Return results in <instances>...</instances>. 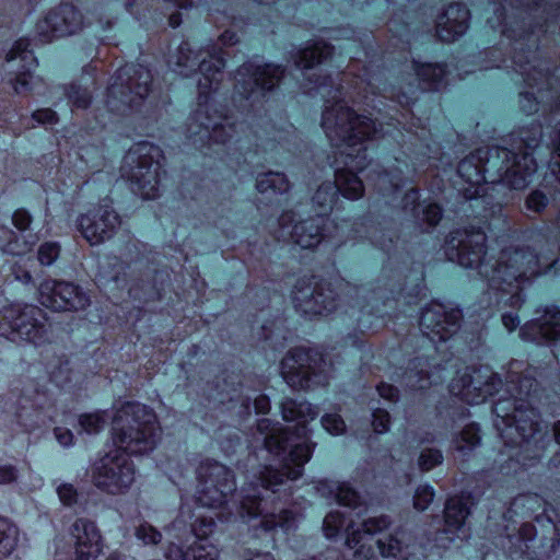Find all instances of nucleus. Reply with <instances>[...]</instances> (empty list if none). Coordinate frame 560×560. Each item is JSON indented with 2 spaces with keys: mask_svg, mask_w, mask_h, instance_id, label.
Listing matches in <instances>:
<instances>
[{
  "mask_svg": "<svg viewBox=\"0 0 560 560\" xmlns=\"http://www.w3.org/2000/svg\"><path fill=\"white\" fill-rule=\"evenodd\" d=\"M334 47L325 42L316 40L296 51L294 63L303 69L306 90H317L325 98L322 114V128L332 145L351 159L346 162L355 170L364 168L366 159L364 142L378 133L377 126L368 116L357 114L341 97L339 88H334L331 78L323 75L316 65L322 63L332 55Z\"/></svg>",
  "mask_w": 560,
  "mask_h": 560,
  "instance_id": "obj_1",
  "label": "nucleus"
},
{
  "mask_svg": "<svg viewBox=\"0 0 560 560\" xmlns=\"http://www.w3.org/2000/svg\"><path fill=\"white\" fill-rule=\"evenodd\" d=\"M542 131L538 124L521 129L510 137V148L478 150L457 166L458 176L468 184L460 190L466 199L480 196L482 184L503 183L512 189H523L536 171L533 151L539 145Z\"/></svg>",
  "mask_w": 560,
  "mask_h": 560,
  "instance_id": "obj_2",
  "label": "nucleus"
},
{
  "mask_svg": "<svg viewBox=\"0 0 560 560\" xmlns=\"http://www.w3.org/2000/svg\"><path fill=\"white\" fill-rule=\"evenodd\" d=\"M256 440L262 442L268 453L278 457L277 465L265 466L258 477L259 485L250 482L242 488L241 509L250 517L261 514V490L277 492L288 480L302 476L304 465L311 459L314 445L292 444L289 433L279 423L270 419H260L256 425Z\"/></svg>",
  "mask_w": 560,
  "mask_h": 560,
  "instance_id": "obj_3",
  "label": "nucleus"
},
{
  "mask_svg": "<svg viewBox=\"0 0 560 560\" xmlns=\"http://www.w3.org/2000/svg\"><path fill=\"white\" fill-rule=\"evenodd\" d=\"M558 266L559 254L553 247H510L501 252L490 273H480L492 289L510 292L521 290L542 275L556 272Z\"/></svg>",
  "mask_w": 560,
  "mask_h": 560,
  "instance_id": "obj_4",
  "label": "nucleus"
},
{
  "mask_svg": "<svg viewBox=\"0 0 560 560\" xmlns=\"http://www.w3.org/2000/svg\"><path fill=\"white\" fill-rule=\"evenodd\" d=\"M497 416L494 425L506 445L520 448L518 460L539 458L548 443L546 433L539 429V416L528 402L522 398L499 399L493 406Z\"/></svg>",
  "mask_w": 560,
  "mask_h": 560,
  "instance_id": "obj_5",
  "label": "nucleus"
},
{
  "mask_svg": "<svg viewBox=\"0 0 560 560\" xmlns=\"http://www.w3.org/2000/svg\"><path fill=\"white\" fill-rule=\"evenodd\" d=\"M154 411L138 402L125 404L115 415L112 427L114 445L122 453L141 455L151 452L159 439Z\"/></svg>",
  "mask_w": 560,
  "mask_h": 560,
  "instance_id": "obj_6",
  "label": "nucleus"
},
{
  "mask_svg": "<svg viewBox=\"0 0 560 560\" xmlns=\"http://www.w3.org/2000/svg\"><path fill=\"white\" fill-rule=\"evenodd\" d=\"M151 71L136 63L120 67L107 89L108 108L121 115L138 110L151 91Z\"/></svg>",
  "mask_w": 560,
  "mask_h": 560,
  "instance_id": "obj_7",
  "label": "nucleus"
},
{
  "mask_svg": "<svg viewBox=\"0 0 560 560\" xmlns=\"http://www.w3.org/2000/svg\"><path fill=\"white\" fill-rule=\"evenodd\" d=\"M176 71L189 77L199 70L198 80L199 100L212 91H217L223 79L225 60L222 50L215 46L196 50L190 43L183 42L175 56Z\"/></svg>",
  "mask_w": 560,
  "mask_h": 560,
  "instance_id": "obj_8",
  "label": "nucleus"
},
{
  "mask_svg": "<svg viewBox=\"0 0 560 560\" xmlns=\"http://www.w3.org/2000/svg\"><path fill=\"white\" fill-rule=\"evenodd\" d=\"M281 375L295 390H313L329 382L328 363L323 353L305 347L293 348L285 354Z\"/></svg>",
  "mask_w": 560,
  "mask_h": 560,
  "instance_id": "obj_9",
  "label": "nucleus"
},
{
  "mask_svg": "<svg viewBox=\"0 0 560 560\" xmlns=\"http://www.w3.org/2000/svg\"><path fill=\"white\" fill-rule=\"evenodd\" d=\"M161 150L148 142L139 143L124 158L121 174L132 191L143 199H155L160 188Z\"/></svg>",
  "mask_w": 560,
  "mask_h": 560,
  "instance_id": "obj_10",
  "label": "nucleus"
},
{
  "mask_svg": "<svg viewBox=\"0 0 560 560\" xmlns=\"http://www.w3.org/2000/svg\"><path fill=\"white\" fill-rule=\"evenodd\" d=\"M285 68L276 63L244 62L236 71L235 100L245 101L243 107L260 104L284 78Z\"/></svg>",
  "mask_w": 560,
  "mask_h": 560,
  "instance_id": "obj_11",
  "label": "nucleus"
},
{
  "mask_svg": "<svg viewBox=\"0 0 560 560\" xmlns=\"http://www.w3.org/2000/svg\"><path fill=\"white\" fill-rule=\"evenodd\" d=\"M197 502L207 508L222 506L236 490L232 470L215 460H205L197 468Z\"/></svg>",
  "mask_w": 560,
  "mask_h": 560,
  "instance_id": "obj_12",
  "label": "nucleus"
},
{
  "mask_svg": "<svg viewBox=\"0 0 560 560\" xmlns=\"http://www.w3.org/2000/svg\"><path fill=\"white\" fill-rule=\"evenodd\" d=\"M92 479L100 490L117 495L126 492L135 481V466L127 454L113 450L96 460Z\"/></svg>",
  "mask_w": 560,
  "mask_h": 560,
  "instance_id": "obj_13",
  "label": "nucleus"
},
{
  "mask_svg": "<svg viewBox=\"0 0 560 560\" xmlns=\"http://www.w3.org/2000/svg\"><path fill=\"white\" fill-rule=\"evenodd\" d=\"M46 332V314L35 305H12L0 316V334L37 343Z\"/></svg>",
  "mask_w": 560,
  "mask_h": 560,
  "instance_id": "obj_14",
  "label": "nucleus"
},
{
  "mask_svg": "<svg viewBox=\"0 0 560 560\" xmlns=\"http://www.w3.org/2000/svg\"><path fill=\"white\" fill-rule=\"evenodd\" d=\"M233 126L208 103V95L199 100L197 109L186 122L187 137L195 144L225 143L233 136Z\"/></svg>",
  "mask_w": 560,
  "mask_h": 560,
  "instance_id": "obj_15",
  "label": "nucleus"
},
{
  "mask_svg": "<svg viewBox=\"0 0 560 560\" xmlns=\"http://www.w3.org/2000/svg\"><path fill=\"white\" fill-rule=\"evenodd\" d=\"M486 234L480 230H455L446 238L445 255L464 268H477L486 255Z\"/></svg>",
  "mask_w": 560,
  "mask_h": 560,
  "instance_id": "obj_16",
  "label": "nucleus"
},
{
  "mask_svg": "<svg viewBox=\"0 0 560 560\" xmlns=\"http://www.w3.org/2000/svg\"><path fill=\"white\" fill-rule=\"evenodd\" d=\"M298 312L305 316L328 314L337 307V295L327 283L299 279L292 292Z\"/></svg>",
  "mask_w": 560,
  "mask_h": 560,
  "instance_id": "obj_17",
  "label": "nucleus"
},
{
  "mask_svg": "<svg viewBox=\"0 0 560 560\" xmlns=\"http://www.w3.org/2000/svg\"><path fill=\"white\" fill-rule=\"evenodd\" d=\"M83 27L84 16L81 11L71 3H61L37 22L36 32L43 42L49 43L74 35Z\"/></svg>",
  "mask_w": 560,
  "mask_h": 560,
  "instance_id": "obj_18",
  "label": "nucleus"
},
{
  "mask_svg": "<svg viewBox=\"0 0 560 560\" xmlns=\"http://www.w3.org/2000/svg\"><path fill=\"white\" fill-rule=\"evenodd\" d=\"M78 228L91 245L110 240L118 231L121 219L109 205H98L78 218Z\"/></svg>",
  "mask_w": 560,
  "mask_h": 560,
  "instance_id": "obj_19",
  "label": "nucleus"
},
{
  "mask_svg": "<svg viewBox=\"0 0 560 560\" xmlns=\"http://www.w3.org/2000/svg\"><path fill=\"white\" fill-rule=\"evenodd\" d=\"M293 211H285L279 218L280 236L290 238L302 248H313L325 237V228L328 222L323 215H315L304 220H295Z\"/></svg>",
  "mask_w": 560,
  "mask_h": 560,
  "instance_id": "obj_20",
  "label": "nucleus"
},
{
  "mask_svg": "<svg viewBox=\"0 0 560 560\" xmlns=\"http://www.w3.org/2000/svg\"><path fill=\"white\" fill-rule=\"evenodd\" d=\"M40 303L55 311H81L90 304L81 287L68 281L45 280L38 288Z\"/></svg>",
  "mask_w": 560,
  "mask_h": 560,
  "instance_id": "obj_21",
  "label": "nucleus"
},
{
  "mask_svg": "<svg viewBox=\"0 0 560 560\" xmlns=\"http://www.w3.org/2000/svg\"><path fill=\"white\" fill-rule=\"evenodd\" d=\"M460 320L459 310L432 303L422 311L419 324L422 334L436 342L451 338L459 329Z\"/></svg>",
  "mask_w": 560,
  "mask_h": 560,
  "instance_id": "obj_22",
  "label": "nucleus"
},
{
  "mask_svg": "<svg viewBox=\"0 0 560 560\" xmlns=\"http://www.w3.org/2000/svg\"><path fill=\"white\" fill-rule=\"evenodd\" d=\"M515 63L520 65V72L524 82L532 89L536 88L540 94V102L553 101L560 104V67L556 69L558 74H549V63L547 61H536L535 65L527 62L522 65L521 57H515Z\"/></svg>",
  "mask_w": 560,
  "mask_h": 560,
  "instance_id": "obj_23",
  "label": "nucleus"
},
{
  "mask_svg": "<svg viewBox=\"0 0 560 560\" xmlns=\"http://www.w3.org/2000/svg\"><path fill=\"white\" fill-rule=\"evenodd\" d=\"M469 498L452 497L444 506V527L435 535V542L440 548H448L464 532L466 517L469 515Z\"/></svg>",
  "mask_w": 560,
  "mask_h": 560,
  "instance_id": "obj_24",
  "label": "nucleus"
},
{
  "mask_svg": "<svg viewBox=\"0 0 560 560\" xmlns=\"http://www.w3.org/2000/svg\"><path fill=\"white\" fill-rule=\"evenodd\" d=\"M75 560H94L102 552V537L94 522L78 518L70 526Z\"/></svg>",
  "mask_w": 560,
  "mask_h": 560,
  "instance_id": "obj_25",
  "label": "nucleus"
},
{
  "mask_svg": "<svg viewBox=\"0 0 560 560\" xmlns=\"http://www.w3.org/2000/svg\"><path fill=\"white\" fill-rule=\"evenodd\" d=\"M28 47L30 42L27 39H19L7 55L9 63L16 60L21 62V66L16 67L9 78V83L18 94H25L31 91V78L32 71L36 67V58Z\"/></svg>",
  "mask_w": 560,
  "mask_h": 560,
  "instance_id": "obj_26",
  "label": "nucleus"
},
{
  "mask_svg": "<svg viewBox=\"0 0 560 560\" xmlns=\"http://www.w3.org/2000/svg\"><path fill=\"white\" fill-rule=\"evenodd\" d=\"M469 11L460 3L450 4L435 22V33L441 42L453 43L468 28Z\"/></svg>",
  "mask_w": 560,
  "mask_h": 560,
  "instance_id": "obj_27",
  "label": "nucleus"
},
{
  "mask_svg": "<svg viewBox=\"0 0 560 560\" xmlns=\"http://www.w3.org/2000/svg\"><path fill=\"white\" fill-rule=\"evenodd\" d=\"M523 334L537 343L560 341V308H547L540 317L525 327Z\"/></svg>",
  "mask_w": 560,
  "mask_h": 560,
  "instance_id": "obj_28",
  "label": "nucleus"
},
{
  "mask_svg": "<svg viewBox=\"0 0 560 560\" xmlns=\"http://www.w3.org/2000/svg\"><path fill=\"white\" fill-rule=\"evenodd\" d=\"M451 392L469 405L480 404L491 394L488 383L467 372L452 381Z\"/></svg>",
  "mask_w": 560,
  "mask_h": 560,
  "instance_id": "obj_29",
  "label": "nucleus"
},
{
  "mask_svg": "<svg viewBox=\"0 0 560 560\" xmlns=\"http://www.w3.org/2000/svg\"><path fill=\"white\" fill-rule=\"evenodd\" d=\"M438 372V368H434V371L431 370L427 359L416 358L409 362L407 370L404 372L402 382L406 387L412 390L424 389L441 380Z\"/></svg>",
  "mask_w": 560,
  "mask_h": 560,
  "instance_id": "obj_30",
  "label": "nucleus"
},
{
  "mask_svg": "<svg viewBox=\"0 0 560 560\" xmlns=\"http://www.w3.org/2000/svg\"><path fill=\"white\" fill-rule=\"evenodd\" d=\"M281 413L283 420L288 422L295 421L298 423V435L303 436L306 434L305 424L317 417L318 409L307 401H296L292 398H284L281 402Z\"/></svg>",
  "mask_w": 560,
  "mask_h": 560,
  "instance_id": "obj_31",
  "label": "nucleus"
},
{
  "mask_svg": "<svg viewBox=\"0 0 560 560\" xmlns=\"http://www.w3.org/2000/svg\"><path fill=\"white\" fill-rule=\"evenodd\" d=\"M422 90L438 91L445 84L446 69L442 63H413Z\"/></svg>",
  "mask_w": 560,
  "mask_h": 560,
  "instance_id": "obj_32",
  "label": "nucleus"
},
{
  "mask_svg": "<svg viewBox=\"0 0 560 560\" xmlns=\"http://www.w3.org/2000/svg\"><path fill=\"white\" fill-rule=\"evenodd\" d=\"M255 187L259 194L276 196L287 194L291 183L284 173L268 171L257 175Z\"/></svg>",
  "mask_w": 560,
  "mask_h": 560,
  "instance_id": "obj_33",
  "label": "nucleus"
},
{
  "mask_svg": "<svg viewBox=\"0 0 560 560\" xmlns=\"http://www.w3.org/2000/svg\"><path fill=\"white\" fill-rule=\"evenodd\" d=\"M376 548L383 558L393 560H407L411 553L409 545L404 540L402 533L380 538L376 541Z\"/></svg>",
  "mask_w": 560,
  "mask_h": 560,
  "instance_id": "obj_34",
  "label": "nucleus"
},
{
  "mask_svg": "<svg viewBox=\"0 0 560 560\" xmlns=\"http://www.w3.org/2000/svg\"><path fill=\"white\" fill-rule=\"evenodd\" d=\"M337 192L350 200H358L363 196L364 186L360 177L349 170H338L335 174Z\"/></svg>",
  "mask_w": 560,
  "mask_h": 560,
  "instance_id": "obj_35",
  "label": "nucleus"
},
{
  "mask_svg": "<svg viewBox=\"0 0 560 560\" xmlns=\"http://www.w3.org/2000/svg\"><path fill=\"white\" fill-rule=\"evenodd\" d=\"M35 244V238L20 240L16 233L4 224L0 223V249L11 255H23L28 253Z\"/></svg>",
  "mask_w": 560,
  "mask_h": 560,
  "instance_id": "obj_36",
  "label": "nucleus"
},
{
  "mask_svg": "<svg viewBox=\"0 0 560 560\" xmlns=\"http://www.w3.org/2000/svg\"><path fill=\"white\" fill-rule=\"evenodd\" d=\"M329 492L334 494L335 499L340 505L350 508L352 510L359 509L358 515L364 510V501L360 493L355 491L350 485L346 482L332 483Z\"/></svg>",
  "mask_w": 560,
  "mask_h": 560,
  "instance_id": "obj_37",
  "label": "nucleus"
},
{
  "mask_svg": "<svg viewBox=\"0 0 560 560\" xmlns=\"http://www.w3.org/2000/svg\"><path fill=\"white\" fill-rule=\"evenodd\" d=\"M62 90L71 110L86 109L92 103V90L88 85L73 82L63 85Z\"/></svg>",
  "mask_w": 560,
  "mask_h": 560,
  "instance_id": "obj_38",
  "label": "nucleus"
},
{
  "mask_svg": "<svg viewBox=\"0 0 560 560\" xmlns=\"http://www.w3.org/2000/svg\"><path fill=\"white\" fill-rule=\"evenodd\" d=\"M337 197L338 192L334 183H323L312 197L313 206L318 211L317 215L325 217L329 211H331Z\"/></svg>",
  "mask_w": 560,
  "mask_h": 560,
  "instance_id": "obj_39",
  "label": "nucleus"
},
{
  "mask_svg": "<svg viewBox=\"0 0 560 560\" xmlns=\"http://www.w3.org/2000/svg\"><path fill=\"white\" fill-rule=\"evenodd\" d=\"M364 537L360 529H354L353 526L347 528L346 544L350 549H354V557L357 560H377V555L372 546H368L363 541Z\"/></svg>",
  "mask_w": 560,
  "mask_h": 560,
  "instance_id": "obj_40",
  "label": "nucleus"
},
{
  "mask_svg": "<svg viewBox=\"0 0 560 560\" xmlns=\"http://www.w3.org/2000/svg\"><path fill=\"white\" fill-rule=\"evenodd\" d=\"M542 506V499L536 493L520 494L514 498L508 510L514 515L530 516Z\"/></svg>",
  "mask_w": 560,
  "mask_h": 560,
  "instance_id": "obj_41",
  "label": "nucleus"
},
{
  "mask_svg": "<svg viewBox=\"0 0 560 560\" xmlns=\"http://www.w3.org/2000/svg\"><path fill=\"white\" fill-rule=\"evenodd\" d=\"M19 529L7 518H0V560H4L15 549Z\"/></svg>",
  "mask_w": 560,
  "mask_h": 560,
  "instance_id": "obj_42",
  "label": "nucleus"
},
{
  "mask_svg": "<svg viewBox=\"0 0 560 560\" xmlns=\"http://www.w3.org/2000/svg\"><path fill=\"white\" fill-rule=\"evenodd\" d=\"M411 211L419 222H425L429 226L436 225L442 218V209L436 203H417Z\"/></svg>",
  "mask_w": 560,
  "mask_h": 560,
  "instance_id": "obj_43",
  "label": "nucleus"
},
{
  "mask_svg": "<svg viewBox=\"0 0 560 560\" xmlns=\"http://www.w3.org/2000/svg\"><path fill=\"white\" fill-rule=\"evenodd\" d=\"M480 429L476 423L466 425L456 439V448L460 452L472 450L480 442Z\"/></svg>",
  "mask_w": 560,
  "mask_h": 560,
  "instance_id": "obj_44",
  "label": "nucleus"
},
{
  "mask_svg": "<svg viewBox=\"0 0 560 560\" xmlns=\"http://www.w3.org/2000/svg\"><path fill=\"white\" fill-rule=\"evenodd\" d=\"M107 422L106 411H96L93 413L82 415L79 423L88 434H96L102 431Z\"/></svg>",
  "mask_w": 560,
  "mask_h": 560,
  "instance_id": "obj_45",
  "label": "nucleus"
},
{
  "mask_svg": "<svg viewBox=\"0 0 560 560\" xmlns=\"http://www.w3.org/2000/svg\"><path fill=\"white\" fill-rule=\"evenodd\" d=\"M443 463V454L434 447H425L420 452L418 466L422 471H429Z\"/></svg>",
  "mask_w": 560,
  "mask_h": 560,
  "instance_id": "obj_46",
  "label": "nucleus"
},
{
  "mask_svg": "<svg viewBox=\"0 0 560 560\" xmlns=\"http://www.w3.org/2000/svg\"><path fill=\"white\" fill-rule=\"evenodd\" d=\"M217 548L207 542H196L188 548V560H215Z\"/></svg>",
  "mask_w": 560,
  "mask_h": 560,
  "instance_id": "obj_47",
  "label": "nucleus"
},
{
  "mask_svg": "<svg viewBox=\"0 0 560 560\" xmlns=\"http://www.w3.org/2000/svg\"><path fill=\"white\" fill-rule=\"evenodd\" d=\"M390 524L392 521L388 516L381 515L364 520L361 524V527H358L357 529H360L363 537H365V535H374L378 532H382L383 529H386Z\"/></svg>",
  "mask_w": 560,
  "mask_h": 560,
  "instance_id": "obj_48",
  "label": "nucleus"
},
{
  "mask_svg": "<svg viewBox=\"0 0 560 560\" xmlns=\"http://www.w3.org/2000/svg\"><path fill=\"white\" fill-rule=\"evenodd\" d=\"M60 255V246L57 242H46L42 244L37 252V258L40 265H52Z\"/></svg>",
  "mask_w": 560,
  "mask_h": 560,
  "instance_id": "obj_49",
  "label": "nucleus"
},
{
  "mask_svg": "<svg viewBox=\"0 0 560 560\" xmlns=\"http://www.w3.org/2000/svg\"><path fill=\"white\" fill-rule=\"evenodd\" d=\"M560 544V536L553 528L551 536L541 538V544L535 555L539 559H548L555 553Z\"/></svg>",
  "mask_w": 560,
  "mask_h": 560,
  "instance_id": "obj_50",
  "label": "nucleus"
},
{
  "mask_svg": "<svg viewBox=\"0 0 560 560\" xmlns=\"http://www.w3.org/2000/svg\"><path fill=\"white\" fill-rule=\"evenodd\" d=\"M343 526V516L339 512L328 513L323 522V532L327 538H334Z\"/></svg>",
  "mask_w": 560,
  "mask_h": 560,
  "instance_id": "obj_51",
  "label": "nucleus"
},
{
  "mask_svg": "<svg viewBox=\"0 0 560 560\" xmlns=\"http://www.w3.org/2000/svg\"><path fill=\"white\" fill-rule=\"evenodd\" d=\"M549 203L548 197L541 190H533L525 200L526 210L532 213L542 212Z\"/></svg>",
  "mask_w": 560,
  "mask_h": 560,
  "instance_id": "obj_52",
  "label": "nucleus"
},
{
  "mask_svg": "<svg viewBox=\"0 0 560 560\" xmlns=\"http://www.w3.org/2000/svg\"><path fill=\"white\" fill-rule=\"evenodd\" d=\"M136 536L147 545H156L162 540V534L149 523L139 525Z\"/></svg>",
  "mask_w": 560,
  "mask_h": 560,
  "instance_id": "obj_53",
  "label": "nucleus"
},
{
  "mask_svg": "<svg viewBox=\"0 0 560 560\" xmlns=\"http://www.w3.org/2000/svg\"><path fill=\"white\" fill-rule=\"evenodd\" d=\"M323 428L334 435L342 434L346 430V423L338 413H327L322 417Z\"/></svg>",
  "mask_w": 560,
  "mask_h": 560,
  "instance_id": "obj_54",
  "label": "nucleus"
},
{
  "mask_svg": "<svg viewBox=\"0 0 560 560\" xmlns=\"http://www.w3.org/2000/svg\"><path fill=\"white\" fill-rule=\"evenodd\" d=\"M215 528V522L212 517L199 516L192 524V532L195 536L203 540L209 537Z\"/></svg>",
  "mask_w": 560,
  "mask_h": 560,
  "instance_id": "obj_55",
  "label": "nucleus"
},
{
  "mask_svg": "<svg viewBox=\"0 0 560 560\" xmlns=\"http://www.w3.org/2000/svg\"><path fill=\"white\" fill-rule=\"evenodd\" d=\"M434 498V490L432 487L419 486L413 497V506L418 511H424Z\"/></svg>",
  "mask_w": 560,
  "mask_h": 560,
  "instance_id": "obj_56",
  "label": "nucleus"
},
{
  "mask_svg": "<svg viewBox=\"0 0 560 560\" xmlns=\"http://www.w3.org/2000/svg\"><path fill=\"white\" fill-rule=\"evenodd\" d=\"M32 222L33 215L24 208L16 209L12 214V224L20 233L28 231Z\"/></svg>",
  "mask_w": 560,
  "mask_h": 560,
  "instance_id": "obj_57",
  "label": "nucleus"
},
{
  "mask_svg": "<svg viewBox=\"0 0 560 560\" xmlns=\"http://www.w3.org/2000/svg\"><path fill=\"white\" fill-rule=\"evenodd\" d=\"M377 186L383 194H386L388 190L395 191L401 186V178L397 175H390L384 172L378 175Z\"/></svg>",
  "mask_w": 560,
  "mask_h": 560,
  "instance_id": "obj_58",
  "label": "nucleus"
},
{
  "mask_svg": "<svg viewBox=\"0 0 560 560\" xmlns=\"http://www.w3.org/2000/svg\"><path fill=\"white\" fill-rule=\"evenodd\" d=\"M389 413L384 409H375L373 412L372 425L375 432L384 433L389 429Z\"/></svg>",
  "mask_w": 560,
  "mask_h": 560,
  "instance_id": "obj_59",
  "label": "nucleus"
},
{
  "mask_svg": "<svg viewBox=\"0 0 560 560\" xmlns=\"http://www.w3.org/2000/svg\"><path fill=\"white\" fill-rule=\"evenodd\" d=\"M57 493L63 505L71 506L77 502L78 492L71 483H62L57 488Z\"/></svg>",
  "mask_w": 560,
  "mask_h": 560,
  "instance_id": "obj_60",
  "label": "nucleus"
},
{
  "mask_svg": "<svg viewBox=\"0 0 560 560\" xmlns=\"http://www.w3.org/2000/svg\"><path fill=\"white\" fill-rule=\"evenodd\" d=\"M520 106L526 114H532L538 109V100L534 92H523L520 94Z\"/></svg>",
  "mask_w": 560,
  "mask_h": 560,
  "instance_id": "obj_61",
  "label": "nucleus"
},
{
  "mask_svg": "<svg viewBox=\"0 0 560 560\" xmlns=\"http://www.w3.org/2000/svg\"><path fill=\"white\" fill-rule=\"evenodd\" d=\"M32 119H34L37 124H48L55 125L58 122L57 113L50 108L38 109L33 113Z\"/></svg>",
  "mask_w": 560,
  "mask_h": 560,
  "instance_id": "obj_62",
  "label": "nucleus"
},
{
  "mask_svg": "<svg viewBox=\"0 0 560 560\" xmlns=\"http://www.w3.org/2000/svg\"><path fill=\"white\" fill-rule=\"evenodd\" d=\"M18 478V469L15 466L4 463L0 459V483H10Z\"/></svg>",
  "mask_w": 560,
  "mask_h": 560,
  "instance_id": "obj_63",
  "label": "nucleus"
},
{
  "mask_svg": "<svg viewBox=\"0 0 560 560\" xmlns=\"http://www.w3.org/2000/svg\"><path fill=\"white\" fill-rule=\"evenodd\" d=\"M54 435L58 443L63 447L72 446L74 443V435L67 428L56 427L54 429Z\"/></svg>",
  "mask_w": 560,
  "mask_h": 560,
  "instance_id": "obj_64",
  "label": "nucleus"
}]
</instances>
